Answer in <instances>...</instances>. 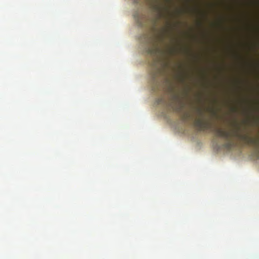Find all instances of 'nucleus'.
<instances>
[{
  "label": "nucleus",
  "mask_w": 259,
  "mask_h": 259,
  "mask_svg": "<svg viewBox=\"0 0 259 259\" xmlns=\"http://www.w3.org/2000/svg\"><path fill=\"white\" fill-rule=\"evenodd\" d=\"M196 112L198 117L196 118L194 121L195 126L198 128L199 131H205L210 127L209 122L205 120L204 118V112L200 108L196 109Z\"/></svg>",
  "instance_id": "obj_2"
},
{
  "label": "nucleus",
  "mask_w": 259,
  "mask_h": 259,
  "mask_svg": "<svg viewBox=\"0 0 259 259\" xmlns=\"http://www.w3.org/2000/svg\"><path fill=\"white\" fill-rule=\"evenodd\" d=\"M213 130L217 137L224 138L227 140L226 142L223 145V147L224 149L230 151L235 146L234 142L230 139L231 137H236L234 135L237 133L236 132L232 133L220 128H215Z\"/></svg>",
  "instance_id": "obj_1"
},
{
  "label": "nucleus",
  "mask_w": 259,
  "mask_h": 259,
  "mask_svg": "<svg viewBox=\"0 0 259 259\" xmlns=\"http://www.w3.org/2000/svg\"><path fill=\"white\" fill-rule=\"evenodd\" d=\"M235 136L245 141L247 144L257 147L259 145V140L256 138H252L246 135H241L235 133Z\"/></svg>",
  "instance_id": "obj_3"
},
{
  "label": "nucleus",
  "mask_w": 259,
  "mask_h": 259,
  "mask_svg": "<svg viewBox=\"0 0 259 259\" xmlns=\"http://www.w3.org/2000/svg\"><path fill=\"white\" fill-rule=\"evenodd\" d=\"M158 51V49L156 47H153L148 50V53L151 55H155Z\"/></svg>",
  "instance_id": "obj_4"
},
{
  "label": "nucleus",
  "mask_w": 259,
  "mask_h": 259,
  "mask_svg": "<svg viewBox=\"0 0 259 259\" xmlns=\"http://www.w3.org/2000/svg\"><path fill=\"white\" fill-rule=\"evenodd\" d=\"M211 112L213 114H215V112L213 111V110H211Z\"/></svg>",
  "instance_id": "obj_5"
}]
</instances>
